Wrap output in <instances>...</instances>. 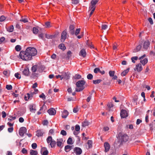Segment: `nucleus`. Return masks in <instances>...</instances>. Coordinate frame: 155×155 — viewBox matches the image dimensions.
Instances as JSON below:
<instances>
[{
	"mask_svg": "<svg viewBox=\"0 0 155 155\" xmlns=\"http://www.w3.org/2000/svg\"><path fill=\"white\" fill-rule=\"evenodd\" d=\"M44 69V67L42 65H34L32 67L31 69L32 75L35 77H38L39 74L42 72Z\"/></svg>",
	"mask_w": 155,
	"mask_h": 155,
	"instance_id": "nucleus-1",
	"label": "nucleus"
},
{
	"mask_svg": "<svg viewBox=\"0 0 155 155\" xmlns=\"http://www.w3.org/2000/svg\"><path fill=\"white\" fill-rule=\"evenodd\" d=\"M19 56L21 58L25 61H29L32 59V57L31 56L26 50L25 51H21L20 53Z\"/></svg>",
	"mask_w": 155,
	"mask_h": 155,
	"instance_id": "nucleus-2",
	"label": "nucleus"
},
{
	"mask_svg": "<svg viewBox=\"0 0 155 155\" xmlns=\"http://www.w3.org/2000/svg\"><path fill=\"white\" fill-rule=\"evenodd\" d=\"M117 138L118 142L120 144L123 143V142H126L129 139L128 136L126 134L123 133H120L118 134Z\"/></svg>",
	"mask_w": 155,
	"mask_h": 155,
	"instance_id": "nucleus-3",
	"label": "nucleus"
},
{
	"mask_svg": "<svg viewBox=\"0 0 155 155\" xmlns=\"http://www.w3.org/2000/svg\"><path fill=\"white\" fill-rule=\"evenodd\" d=\"M85 84V81L84 80H80L76 83L77 88L76 91L79 92L83 90L84 88V85Z\"/></svg>",
	"mask_w": 155,
	"mask_h": 155,
	"instance_id": "nucleus-4",
	"label": "nucleus"
},
{
	"mask_svg": "<svg viewBox=\"0 0 155 155\" xmlns=\"http://www.w3.org/2000/svg\"><path fill=\"white\" fill-rule=\"evenodd\" d=\"M26 50L32 58V56L36 55L37 53L36 49L34 47L28 48Z\"/></svg>",
	"mask_w": 155,
	"mask_h": 155,
	"instance_id": "nucleus-5",
	"label": "nucleus"
},
{
	"mask_svg": "<svg viewBox=\"0 0 155 155\" xmlns=\"http://www.w3.org/2000/svg\"><path fill=\"white\" fill-rule=\"evenodd\" d=\"M27 129L25 127H21L19 130V134L20 136L22 137L24 135L25 133L26 132Z\"/></svg>",
	"mask_w": 155,
	"mask_h": 155,
	"instance_id": "nucleus-6",
	"label": "nucleus"
},
{
	"mask_svg": "<svg viewBox=\"0 0 155 155\" xmlns=\"http://www.w3.org/2000/svg\"><path fill=\"white\" fill-rule=\"evenodd\" d=\"M67 32L65 30L63 31L61 34V42H63L66 38Z\"/></svg>",
	"mask_w": 155,
	"mask_h": 155,
	"instance_id": "nucleus-7",
	"label": "nucleus"
},
{
	"mask_svg": "<svg viewBox=\"0 0 155 155\" xmlns=\"http://www.w3.org/2000/svg\"><path fill=\"white\" fill-rule=\"evenodd\" d=\"M41 153L42 155H48V151L46 147H43L41 149Z\"/></svg>",
	"mask_w": 155,
	"mask_h": 155,
	"instance_id": "nucleus-8",
	"label": "nucleus"
},
{
	"mask_svg": "<svg viewBox=\"0 0 155 155\" xmlns=\"http://www.w3.org/2000/svg\"><path fill=\"white\" fill-rule=\"evenodd\" d=\"M120 115L121 118H125L127 117L128 115L127 111L124 110H122L120 113Z\"/></svg>",
	"mask_w": 155,
	"mask_h": 155,
	"instance_id": "nucleus-9",
	"label": "nucleus"
},
{
	"mask_svg": "<svg viewBox=\"0 0 155 155\" xmlns=\"http://www.w3.org/2000/svg\"><path fill=\"white\" fill-rule=\"evenodd\" d=\"M74 150L75 154L77 155H80L82 153V150L78 147H75Z\"/></svg>",
	"mask_w": 155,
	"mask_h": 155,
	"instance_id": "nucleus-10",
	"label": "nucleus"
},
{
	"mask_svg": "<svg viewBox=\"0 0 155 155\" xmlns=\"http://www.w3.org/2000/svg\"><path fill=\"white\" fill-rule=\"evenodd\" d=\"M143 69L141 64L139 63L136 65V68L134 69V70L137 71L138 72L141 71Z\"/></svg>",
	"mask_w": 155,
	"mask_h": 155,
	"instance_id": "nucleus-11",
	"label": "nucleus"
},
{
	"mask_svg": "<svg viewBox=\"0 0 155 155\" xmlns=\"http://www.w3.org/2000/svg\"><path fill=\"white\" fill-rule=\"evenodd\" d=\"M48 113L51 115H54L56 113L55 110L53 108H51L47 111Z\"/></svg>",
	"mask_w": 155,
	"mask_h": 155,
	"instance_id": "nucleus-12",
	"label": "nucleus"
},
{
	"mask_svg": "<svg viewBox=\"0 0 155 155\" xmlns=\"http://www.w3.org/2000/svg\"><path fill=\"white\" fill-rule=\"evenodd\" d=\"M104 147L105 148V151L106 152H108L110 148V145L107 142H105L104 143Z\"/></svg>",
	"mask_w": 155,
	"mask_h": 155,
	"instance_id": "nucleus-13",
	"label": "nucleus"
},
{
	"mask_svg": "<svg viewBox=\"0 0 155 155\" xmlns=\"http://www.w3.org/2000/svg\"><path fill=\"white\" fill-rule=\"evenodd\" d=\"M97 2V0H92L91 2V5L89 8L91 9L93 8H95V6Z\"/></svg>",
	"mask_w": 155,
	"mask_h": 155,
	"instance_id": "nucleus-14",
	"label": "nucleus"
},
{
	"mask_svg": "<svg viewBox=\"0 0 155 155\" xmlns=\"http://www.w3.org/2000/svg\"><path fill=\"white\" fill-rule=\"evenodd\" d=\"M150 45L149 41L147 40L144 42L143 45V48L145 50H147Z\"/></svg>",
	"mask_w": 155,
	"mask_h": 155,
	"instance_id": "nucleus-15",
	"label": "nucleus"
},
{
	"mask_svg": "<svg viewBox=\"0 0 155 155\" xmlns=\"http://www.w3.org/2000/svg\"><path fill=\"white\" fill-rule=\"evenodd\" d=\"M29 107L30 111L32 113H35L36 111L35 105L33 104H31L30 105Z\"/></svg>",
	"mask_w": 155,
	"mask_h": 155,
	"instance_id": "nucleus-16",
	"label": "nucleus"
},
{
	"mask_svg": "<svg viewBox=\"0 0 155 155\" xmlns=\"http://www.w3.org/2000/svg\"><path fill=\"white\" fill-rule=\"evenodd\" d=\"M68 115V112L66 110H64L62 112V117L63 118H66Z\"/></svg>",
	"mask_w": 155,
	"mask_h": 155,
	"instance_id": "nucleus-17",
	"label": "nucleus"
},
{
	"mask_svg": "<svg viewBox=\"0 0 155 155\" xmlns=\"http://www.w3.org/2000/svg\"><path fill=\"white\" fill-rule=\"evenodd\" d=\"M62 78L66 79H69L70 76L69 74L68 73L63 72L62 73Z\"/></svg>",
	"mask_w": 155,
	"mask_h": 155,
	"instance_id": "nucleus-18",
	"label": "nucleus"
},
{
	"mask_svg": "<svg viewBox=\"0 0 155 155\" xmlns=\"http://www.w3.org/2000/svg\"><path fill=\"white\" fill-rule=\"evenodd\" d=\"M74 26L73 25H71L69 27V32L71 35L74 34Z\"/></svg>",
	"mask_w": 155,
	"mask_h": 155,
	"instance_id": "nucleus-19",
	"label": "nucleus"
},
{
	"mask_svg": "<svg viewBox=\"0 0 155 155\" xmlns=\"http://www.w3.org/2000/svg\"><path fill=\"white\" fill-rule=\"evenodd\" d=\"M44 133V132L42 130H38L36 132V135L38 137L42 136Z\"/></svg>",
	"mask_w": 155,
	"mask_h": 155,
	"instance_id": "nucleus-20",
	"label": "nucleus"
},
{
	"mask_svg": "<svg viewBox=\"0 0 155 155\" xmlns=\"http://www.w3.org/2000/svg\"><path fill=\"white\" fill-rule=\"evenodd\" d=\"M63 140L62 139H57V145L58 147H61L62 145Z\"/></svg>",
	"mask_w": 155,
	"mask_h": 155,
	"instance_id": "nucleus-21",
	"label": "nucleus"
},
{
	"mask_svg": "<svg viewBox=\"0 0 155 155\" xmlns=\"http://www.w3.org/2000/svg\"><path fill=\"white\" fill-rule=\"evenodd\" d=\"M86 52L84 49H82L79 53V55L83 57H85L86 56Z\"/></svg>",
	"mask_w": 155,
	"mask_h": 155,
	"instance_id": "nucleus-22",
	"label": "nucleus"
},
{
	"mask_svg": "<svg viewBox=\"0 0 155 155\" xmlns=\"http://www.w3.org/2000/svg\"><path fill=\"white\" fill-rule=\"evenodd\" d=\"M140 60V62L143 66L145 65L148 62V59L146 58H144L143 59Z\"/></svg>",
	"mask_w": 155,
	"mask_h": 155,
	"instance_id": "nucleus-23",
	"label": "nucleus"
},
{
	"mask_svg": "<svg viewBox=\"0 0 155 155\" xmlns=\"http://www.w3.org/2000/svg\"><path fill=\"white\" fill-rule=\"evenodd\" d=\"M38 90L37 89H34V91L33 92H31L30 94H27L28 97H30L31 96H33V95L34 94H37L38 92Z\"/></svg>",
	"mask_w": 155,
	"mask_h": 155,
	"instance_id": "nucleus-24",
	"label": "nucleus"
},
{
	"mask_svg": "<svg viewBox=\"0 0 155 155\" xmlns=\"http://www.w3.org/2000/svg\"><path fill=\"white\" fill-rule=\"evenodd\" d=\"M22 72L24 75L25 76H28L29 74V69L28 68H26Z\"/></svg>",
	"mask_w": 155,
	"mask_h": 155,
	"instance_id": "nucleus-25",
	"label": "nucleus"
},
{
	"mask_svg": "<svg viewBox=\"0 0 155 155\" xmlns=\"http://www.w3.org/2000/svg\"><path fill=\"white\" fill-rule=\"evenodd\" d=\"M90 124V123L88 121L85 120L82 123V126L85 127L88 126Z\"/></svg>",
	"mask_w": 155,
	"mask_h": 155,
	"instance_id": "nucleus-26",
	"label": "nucleus"
},
{
	"mask_svg": "<svg viewBox=\"0 0 155 155\" xmlns=\"http://www.w3.org/2000/svg\"><path fill=\"white\" fill-rule=\"evenodd\" d=\"M72 147V146L70 145H66L65 147L64 150L66 152H68L71 149Z\"/></svg>",
	"mask_w": 155,
	"mask_h": 155,
	"instance_id": "nucleus-27",
	"label": "nucleus"
},
{
	"mask_svg": "<svg viewBox=\"0 0 155 155\" xmlns=\"http://www.w3.org/2000/svg\"><path fill=\"white\" fill-rule=\"evenodd\" d=\"M46 110V107L45 104H44L40 109V111H41L42 113H45V111Z\"/></svg>",
	"mask_w": 155,
	"mask_h": 155,
	"instance_id": "nucleus-28",
	"label": "nucleus"
},
{
	"mask_svg": "<svg viewBox=\"0 0 155 155\" xmlns=\"http://www.w3.org/2000/svg\"><path fill=\"white\" fill-rule=\"evenodd\" d=\"M30 153L31 155H37L38 154L37 151L33 150H30Z\"/></svg>",
	"mask_w": 155,
	"mask_h": 155,
	"instance_id": "nucleus-29",
	"label": "nucleus"
},
{
	"mask_svg": "<svg viewBox=\"0 0 155 155\" xmlns=\"http://www.w3.org/2000/svg\"><path fill=\"white\" fill-rule=\"evenodd\" d=\"M129 68H127V69L125 70L121 73V75L122 76H125L126 74L128 73L129 71Z\"/></svg>",
	"mask_w": 155,
	"mask_h": 155,
	"instance_id": "nucleus-30",
	"label": "nucleus"
},
{
	"mask_svg": "<svg viewBox=\"0 0 155 155\" xmlns=\"http://www.w3.org/2000/svg\"><path fill=\"white\" fill-rule=\"evenodd\" d=\"M141 48V46L140 45H138L136 48V49H134L133 52H136L140 50Z\"/></svg>",
	"mask_w": 155,
	"mask_h": 155,
	"instance_id": "nucleus-31",
	"label": "nucleus"
},
{
	"mask_svg": "<svg viewBox=\"0 0 155 155\" xmlns=\"http://www.w3.org/2000/svg\"><path fill=\"white\" fill-rule=\"evenodd\" d=\"M59 48L62 50H65L66 49V47L65 46L64 44L62 43L60 44L58 46Z\"/></svg>",
	"mask_w": 155,
	"mask_h": 155,
	"instance_id": "nucleus-32",
	"label": "nucleus"
},
{
	"mask_svg": "<svg viewBox=\"0 0 155 155\" xmlns=\"http://www.w3.org/2000/svg\"><path fill=\"white\" fill-rule=\"evenodd\" d=\"M55 144L56 141H55L54 140H52L51 141L50 144L51 147V148L54 147L55 146Z\"/></svg>",
	"mask_w": 155,
	"mask_h": 155,
	"instance_id": "nucleus-33",
	"label": "nucleus"
},
{
	"mask_svg": "<svg viewBox=\"0 0 155 155\" xmlns=\"http://www.w3.org/2000/svg\"><path fill=\"white\" fill-rule=\"evenodd\" d=\"M53 140V139H52V137L51 136H48L46 139L47 143H50L51 141Z\"/></svg>",
	"mask_w": 155,
	"mask_h": 155,
	"instance_id": "nucleus-34",
	"label": "nucleus"
},
{
	"mask_svg": "<svg viewBox=\"0 0 155 155\" xmlns=\"http://www.w3.org/2000/svg\"><path fill=\"white\" fill-rule=\"evenodd\" d=\"M67 143L68 144H72L73 143L71 138L69 137L68 138L67 141Z\"/></svg>",
	"mask_w": 155,
	"mask_h": 155,
	"instance_id": "nucleus-35",
	"label": "nucleus"
},
{
	"mask_svg": "<svg viewBox=\"0 0 155 155\" xmlns=\"http://www.w3.org/2000/svg\"><path fill=\"white\" fill-rule=\"evenodd\" d=\"M14 29V27L13 25H11L9 26L7 29L8 31L10 32H12L13 31Z\"/></svg>",
	"mask_w": 155,
	"mask_h": 155,
	"instance_id": "nucleus-36",
	"label": "nucleus"
},
{
	"mask_svg": "<svg viewBox=\"0 0 155 155\" xmlns=\"http://www.w3.org/2000/svg\"><path fill=\"white\" fill-rule=\"evenodd\" d=\"M92 141L91 140H89L87 141V143L88 145L89 148H91L92 147Z\"/></svg>",
	"mask_w": 155,
	"mask_h": 155,
	"instance_id": "nucleus-37",
	"label": "nucleus"
},
{
	"mask_svg": "<svg viewBox=\"0 0 155 155\" xmlns=\"http://www.w3.org/2000/svg\"><path fill=\"white\" fill-rule=\"evenodd\" d=\"M72 52L70 51H68L67 52V58L69 59L71 56Z\"/></svg>",
	"mask_w": 155,
	"mask_h": 155,
	"instance_id": "nucleus-38",
	"label": "nucleus"
},
{
	"mask_svg": "<svg viewBox=\"0 0 155 155\" xmlns=\"http://www.w3.org/2000/svg\"><path fill=\"white\" fill-rule=\"evenodd\" d=\"M20 21L23 22L24 23L28 22V20L27 18H22L20 20Z\"/></svg>",
	"mask_w": 155,
	"mask_h": 155,
	"instance_id": "nucleus-39",
	"label": "nucleus"
},
{
	"mask_svg": "<svg viewBox=\"0 0 155 155\" xmlns=\"http://www.w3.org/2000/svg\"><path fill=\"white\" fill-rule=\"evenodd\" d=\"M102 81L101 80L98 79L97 80H93V83L94 84H99Z\"/></svg>",
	"mask_w": 155,
	"mask_h": 155,
	"instance_id": "nucleus-40",
	"label": "nucleus"
},
{
	"mask_svg": "<svg viewBox=\"0 0 155 155\" xmlns=\"http://www.w3.org/2000/svg\"><path fill=\"white\" fill-rule=\"evenodd\" d=\"M131 59L132 60V61L133 63H135V61H136L138 59V57L137 56L133 57L131 58Z\"/></svg>",
	"mask_w": 155,
	"mask_h": 155,
	"instance_id": "nucleus-41",
	"label": "nucleus"
},
{
	"mask_svg": "<svg viewBox=\"0 0 155 155\" xmlns=\"http://www.w3.org/2000/svg\"><path fill=\"white\" fill-rule=\"evenodd\" d=\"M21 49V46L19 45H17L15 47V49L17 51H19Z\"/></svg>",
	"mask_w": 155,
	"mask_h": 155,
	"instance_id": "nucleus-42",
	"label": "nucleus"
},
{
	"mask_svg": "<svg viewBox=\"0 0 155 155\" xmlns=\"http://www.w3.org/2000/svg\"><path fill=\"white\" fill-rule=\"evenodd\" d=\"M38 31V29L34 27L33 28V32L35 34H37Z\"/></svg>",
	"mask_w": 155,
	"mask_h": 155,
	"instance_id": "nucleus-43",
	"label": "nucleus"
},
{
	"mask_svg": "<svg viewBox=\"0 0 155 155\" xmlns=\"http://www.w3.org/2000/svg\"><path fill=\"white\" fill-rule=\"evenodd\" d=\"M87 78L88 79L91 80L93 78V76L91 74H89L87 75Z\"/></svg>",
	"mask_w": 155,
	"mask_h": 155,
	"instance_id": "nucleus-44",
	"label": "nucleus"
},
{
	"mask_svg": "<svg viewBox=\"0 0 155 155\" xmlns=\"http://www.w3.org/2000/svg\"><path fill=\"white\" fill-rule=\"evenodd\" d=\"M3 74L7 77H8L10 75V72L7 71H3Z\"/></svg>",
	"mask_w": 155,
	"mask_h": 155,
	"instance_id": "nucleus-45",
	"label": "nucleus"
},
{
	"mask_svg": "<svg viewBox=\"0 0 155 155\" xmlns=\"http://www.w3.org/2000/svg\"><path fill=\"white\" fill-rule=\"evenodd\" d=\"M45 25L46 28H49L51 27V26L50 25V23L49 22H46L45 23Z\"/></svg>",
	"mask_w": 155,
	"mask_h": 155,
	"instance_id": "nucleus-46",
	"label": "nucleus"
},
{
	"mask_svg": "<svg viewBox=\"0 0 155 155\" xmlns=\"http://www.w3.org/2000/svg\"><path fill=\"white\" fill-rule=\"evenodd\" d=\"M114 73L115 72L114 71H110L109 72V75L111 77H113L114 76Z\"/></svg>",
	"mask_w": 155,
	"mask_h": 155,
	"instance_id": "nucleus-47",
	"label": "nucleus"
},
{
	"mask_svg": "<svg viewBox=\"0 0 155 155\" xmlns=\"http://www.w3.org/2000/svg\"><path fill=\"white\" fill-rule=\"evenodd\" d=\"M6 88L8 90H11L12 89V87L11 85H7Z\"/></svg>",
	"mask_w": 155,
	"mask_h": 155,
	"instance_id": "nucleus-48",
	"label": "nucleus"
},
{
	"mask_svg": "<svg viewBox=\"0 0 155 155\" xmlns=\"http://www.w3.org/2000/svg\"><path fill=\"white\" fill-rule=\"evenodd\" d=\"M80 130V127L79 126V125L78 124H77L76 125L75 127V130L76 131H79Z\"/></svg>",
	"mask_w": 155,
	"mask_h": 155,
	"instance_id": "nucleus-49",
	"label": "nucleus"
},
{
	"mask_svg": "<svg viewBox=\"0 0 155 155\" xmlns=\"http://www.w3.org/2000/svg\"><path fill=\"white\" fill-rule=\"evenodd\" d=\"M15 76L17 79H19L21 78V75L18 73H16L15 74Z\"/></svg>",
	"mask_w": 155,
	"mask_h": 155,
	"instance_id": "nucleus-50",
	"label": "nucleus"
},
{
	"mask_svg": "<svg viewBox=\"0 0 155 155\" xmlns=\"http://www.w3.org/2000/svg\"><path fill=\"white\" fill-rule=\"evenodd\" d=\"M81 29L80 28L77 29L76 31L74 33L76 35H78L80 33Z\"/></svg>",
	"mask_w": 155,
	"mask_h": 155,
	"instance_id": "nucleus-51",
	"label": "nucleus"
},
{
	"mask_svg": "<svg viewBox=\"0 0 155 155\" xmlns=\"http://www.w3.org/2000/svg\"><path fill=\"white\" fill-rule=\"evenodd\" d=\"M6 19V17L2 15L0 17V21H4Z\"/></svg>",
	"mask_w": 155,
	"mask_h": 155,
	"instance_id": "nucleus-52",
	"label": "nucleus"
},
{
	"mask_svg": "<svg viewBox=\"0 0 155 155\" xmlns=\"http://www.w3.org/2000/svg\"><path fill=\"white\" fill-rule=\"evenodd\" d=\"M61 134L63 136H66L67 135V133L64 130H62L61 132Z\"/></svg>",
	"mask_w": 155,
	"mask_h": 155,
	"instance_id": "nucleus-53",
	"label": "nucleus"
},
{
	"mask_svg": "<svg viewBox=\"0 0 155 155\" xmlns=\"http://www.w3.org/2000/svg\"><path fill=\"white\" fill-rule=\"evenodd\" d=\"M32 148L34 149H35L37 147V144L35 143H33L31 145Z\"/></svg>",
	"mask_w": 155,
	"mask_h": 155,
	"instance_id": "nucleus-54",
	"label": "nucleus"
},
{
	"mask_svg": "<svg viewBox=\"0 0 155 155\" xmlns=\"http://www.w3.org/2000/svg\"><path fill=\"white\" fill-rule=\"evenodd\" d=\"M108 27V26L107 25H103L101 26V28L103 30H105Z\"/></svg>",
	"mask_w": 155,
	"mask_h": 155,
	"instance_id": "nucleus-55",
	"label": "nucleus"
},
{
	"mask_svg": "<svg viewBox=\"0 0 155 155\" xmlns=\"http://www.w3.org/2000/svg\"><path fill=\"white\" fill-rule=\"evenodd\" d=\"M79 110L78 108L77 107L74 108L73 109V111L74 113H77Z\"/></svg>",
	"mask_w": 155,
	"mask_h": 155,
	"instance_id": "nucleus-56",
	"label": "nucleus"
},
{
	"mask_svg": "<svg viewBox=\"0 0 155 155\" xmlns=\"http://www.w3.org/2000/svg\"><path fill=\"white\" fill-rule=\"evenodd\" d=\"M94 71L95 73H97L100 71V69L98 68H96L94 69Z\"/></svg>",
	"mask_w": 155,
	"mask_h": 155,
	"instance_id": "nucleus-57",
	"label": "nucleus"
},
{
	"mask_svg": "<svg viewBox=\"0 0 155 155\" xmlns=\"http://www.w3.org/2000/svg\"><path fill=\"white\" fill-rule=\"evenodd\" d=\"M72 3L74 4H77L79 3V0H72Z\"/></svg>",
	"mask_w": 155,
	"mask_h": 155,
	"instance_id": "nucleus-58",
	"label": "nucleus"
},
{
	"mask_svg": "<svg viewBox=\"0 0 155 155\" xmlns=\"http://www.w3.org/2000/svg\"><path fill=\"white\" fill-rule=\"evenodd\" d=\"M9 117L10 118H12L11 119L9 118H8V121H12V120H15L16 119V117H12V116H10Z\"/></svg>",
	"mask_w": 155,
	"mask_h": 155,
	"instance_id": "nucleus-59",
	"label": "nucleus"
},
{
	"mask_svg": "<svg viewBox=\"0 0 155 155\" xmlns=\"http://www.w3.org/2000/svg\"><path fill=\"white\" fill-rule=\"evenodd\" d=\"M107 106L109 108H110L113 107V105L112 103L110 102L108 104H107Z\"/></svg>",
	"mask_w": 155,
	"mask_h": 155,
	"instance_id": "nucleus-60",
	"label": "nucleus"
},
{
	"mask_svg": "<svg viewBox=\"0 0 155 155\" xmlns=\"http://www.w3.org/2000/svg\"><path fill=\"white\" fill-rule=\"evenodd\" d=\"M45 37L48 39L52 38V35L46 34L45 35Z\"/></svg>",
	"mask_w": 155,
	"mask_h": 155,
	"instance_id": "nucleus-61",
	"label": "nucleus"
},
{
	"mask_svg": "<svg viewBox=\"0 0 155 155\" xmlns=\"http://www.w3.org/2000/svg\"><path fill=\"white\" fill-rule=\"evenodd\" d=\"M21 152L23 154H26L27 153V151L25 148H23L21 150Z\"/></svg>",
	"mask_w": 155,
	"mask_h": 155,
	"instance_id": "nucleus-62",
	"label": "nucleus"
},
{
	"mask_svg": "<svg viewBox=\"0 0 155 155\" xmlns=\"http://www.w3.org/2000/svg\"><path fill=\"white\" fill-rule=\"evenodd\" d=\"M8 131L10 132L11 133L12 132L13 130V127H11L10 128H8Z\"/></svg>",
	"mask_w": 155,
	"mask_h": 155,
	"instance_id": "nucleus-63",
	"label": "nucleus"
},
{
	"mask_svg": "<svg viewBox=\"0 0 155 155\" xmlns=\"http://www.w3.org/2000/svg\"><path fill=\"white\" fill-rule=\"evenodd\" d=\"M2 117L3 118H5L6 115V113L4 111L2 112Z\"/></svg>",
	"mask_w": 155,
	"mask_h": 155,
	"instance_id": "nucleus-64",
	"label": "nucleus"
}]
</instances>
